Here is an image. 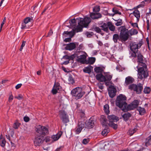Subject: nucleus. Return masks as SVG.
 <instances>
[{"mask_svg": "<svg viewBox=\"0 0 151 151\" xmlns=\"http://www.w3.org/2000/svg\"><path fill=\"white\" fill-rule=\"evenodd\" d=\"M96 78L97 80L100 82H104L105 78L104 76L101 73L97 74L96 76Z\"/></svg>", "mask_w": 151, "mask_h": 151, "instance_id": "nucleus-20", "label": "nucleus"}, {"mask_svg": "<svg viewBox=\"0 0 151 151\" xmlns=\"http://www.w3.org/2000/svg\"><path fill=\"white\" fill-rule=\"evenodd\" d=\"M138 33L136 29H132L128 30V34H129L130 36L136 35Z\"/></svg>", "mask_w": 151, "mask_h": 151, "instance_id": "nucleus-32", "label": "nucleus"}, {"mask_svg": "<svg viewBox=\"0 0 151 151\" xmlns=\"http://www.w3.org/2000/svg\"><path fill=\"white\" fill-rule=\"evenodd\" d=\"M104 110L105 113H109V106L108 104H106L104 105Z\"/></svg>", "mask_w": 151, "mask_h": 151, "instance_id": "nucleus-36", "label": "nucleus"}, {"mask_svg": "<svg viewBox=\"0 0 151 151\" xmlns=\"http://www.w3.org/2000/svg\"><path fill=\"white\" fill-rule=\"evenodd\" d=\"M80 19L79 22H78L79 26H77L74 30H73V31L75 32V33L81 31L83 27H87L91 20V18L89 17H86L83 19L82 18Z\"/></svg>", "mask_w": 151, "mask_h": 151, "instance_id": "nucleus-3", "label": "nucleus"}, {"mask_svg": "<svg viewBox=\"0 0 151 151\" xmlns=\"http://www.w3.org/2000/svg\"><path fill=\"white\" fill-rule=\"evenodd\" d=\"M117 22L115 23V25L117 26H120L123 23L122 20L121 19H119L117 21Z\"/></svg>", "mask_w": 151, "mask_h": 151, "instance_id": "nucleus-49", "label": "nucleus"}, {"mask_svg": "<svg viewBox=\"0 0 151 151\" xmlns=\"http://www.w3.org/2000/svg\"><path fill=\"white\" fill-rule=\"evenodd\" d=\"M137 110L139 112V113H144L146 112L145 108L140 106L137 107Z\"/></svg>", "mask_w": 151, "mask_h": 151, "instance_id": "nucleus-42", "label": "nucleus"}, {"mask_svg": "<svg viewBox=\"0 0 151 151\" xmlns=\"http://www.w3.org/2000/svg\"><path fill=\"white\" fill-rule=\"evenodd\" d=\"M93 68V67L92 66L90 65H88L87 67L84 68L83 70V71L85 73L89 74L91 73Z\"/></svg>", "mask_w": 151, "mask_h": 151, "instance_id": "nucleus-23", "label": "nucleus"}, {"mask_svg": "<svg viewBox=\"0 0 151 151\" xmlns=\"http://www.w3.org/2000/svg\"><path fill=\"white\" fill-rule=\"evenodd\" d=\"M100 10V6H96L94 7L93 9V11L94 12H97L99 11Z\"/></svg>", "mask_w": 151, "mask_h": 151, "instance_id": "nucleus-47", "label": "nucleus"}, {"mask_svg": "<svg viewBox=\"0 0 151 151\" xmlns=\"http://www.w3.org/2000/svg\"><path fill=\"white\" fill-rule=\"evenodd\" d=\"M60 117L64 124L66 123L69 121V117L67 114H60Z\"/></svg>", "mask_w": 151, "mask_h": 151, "instance_id": "nucleus-16", "label": "nucleus"}, {"mask_svg": "<svg viewBox=\"0 0 151 151\" xmlns=\"http://www.w3.org/2000/svg\"><path fill=\"white\" fill-rule=\"evenodd\" d=\"M134 109L133 106L130 104L127 106H126L123 109V111L124 112H126L129 110H131Z\"/></svg>", "mask_w": 151, "mask_h": 151, "instance_id": "nucleus-27", "label": "nucleus"}, {"mask_svg": "<svg viewBox=\"0 0 151 151\" xmlns=\"http://www.w3.org/2000/svg\"><path fill=\"white\" fill-rule=\"evenodd\" d=\"M88 55L87 54L85 53L84 54L77 56V60L78 62L82 64H86V58Z\"/></svg>", "mask_w": 151, "mask_h": 151, "instance_id": "nucleus-12", "label": "nucleus"}, {"mask_svg": "<svg viewBox=\"0 0 151 151\" xmlns=\"http://www.w3.org/2000/svg\"><path fill=\"white\" fill-rule=\"evenodd\" d=\"M62 134V132H59L56 135L52 136V138L53 140L57 141L60 137Z\"/></svg>", "mask_w": 151, "mask_h": 151, "instance_id": "nucleus-26", "label": "nucleus"}, {"mask_svg": "<svg viewBox=\"0 0 151 151\" xmlns=\"http://www.w3.org/2000/svg\"><path fill=\"white\" fill-rule=\"evenodd\" d=\"M151 2V0H145L141 2V4L137 6V8H139L140 7H144L145 4H147L150 3Z\"/></svg>", "mask_w": 151, "mask_h": 151, "instance_id": "nucleus-31", "label": "nucleus"}, {"mask_svg": "<svg viewBox=\"0 0 151 151\" xmlns=\"http://www.w3.org/2000/svg\"><path fill=\"white\" fill-rule=\"evenodd\" d=\"M132 14L137 18V22H139L140 18V14L139 11L137 9L136 10L133 12Z\"/></svg>", "mask_w": 151, "mask_h": 151, "instance_id": "nucleus-22", "label": "nucleus"}, {"mask_svg": "<svg viewBox=\"0 0 151 151\" xmlns=\"http://www.w3.org/2000/svg\"><path fill=\"white\" fill-rule=\"evenodd\" d=\"M131 105L134 109L137 108L139 104V101L137 100H134L131 103Z\"/></svg>", "mask_w": 151, "mask_h": 151, "instance_id": "nucleus-33", "label": "nucleus"}, {"mask_svg": "<svg viewBox=\"0 0 151 151\" xmlns=\"http://www.w3.org/2000/svg\"><path fill=\"white\" fill-rule=\"evenodd\" d=\"M65 34L67 35H71V37H72L75 35V32L74 31H73V30L70 32L64 31L63 33V35H64Z\"/></svg>", "mask_w": 151, "mask_h": 151, "instance_id": "nucleus-39", "label": "nucleus"}, {"mask_svg": "<svg viewBox=\"0 0 151 151\" xmlns=\"http://www.w3.org/2000/svg\"><path fill=\"white\" fill-rule=\"evenodd\" d=\"M116 89L114 86H111L109 87V93L110 97L112 98L114 97L116 95Z\"/></svg>", "mask_w": 151, "mask_h": 151, "instance_id": "nucleus-14", "label": "nucleus"}, {"mask_svg": "<svg viewBox=\"0 0 151 151\" xmlns=\"http://www.w3.org/2000/svg\"><path fill=\"white\" fill-rule=\"evenodd\" d=\"M95 121L93 120L92 118L91 117L88 121L86 122L85 124L88 129L92 128L93 126Z\"/></svg>", "mask_w": 151, "mask_h": 151, "instance_id": "nucleus-15", "label": "nucleus"}, {"mask_svg": "<svg viewBox=\"0 0 151 151\" xmlns=\"http://www.w3.org/2000/svg\"><path fill=\"white\" fill-rule=\"evenodd\" d=\"M53 34V31L52 29H51L48 32V34L47 36V37H50Z\"/></svg>", "mask_w": 151, "mask_h": 151, "instance_id": "nucleus-64", "label": "nucleus"}, {"mask_svg": "<svg viewBox=\"0 0 151 151\" xmlns=\"http://www.w3.org/2000/svg\"><path fill=\"white\" fill-rule=\"evenodd\" d=\"M108 28L111 31L114 32L115 29V26L112 24L111 22H108Z\"/></svg>", "mask_w": 151, "mask_h": 151, "instance_id": "nucleus-29", "label": "nucleus"}, {"mask_svg": "<svg viewBox=\"0 0 151 151\" xmlns=\"http://www.w3.org/2000/svg\"><path fill=\"white\" fill-rule=\"evenodd\" d=\"M76 47V45L74 42H71L67 45L65 47L66 50H71L74 49Z\"/></svg>", "mask_w": 151, "mask_h": 151, "instance_id": "nucleus-18", "label": "nucleus"}, {"mask_svg": "<svg viewBox=\"0 0 151 151\" xmlns=\"http://www.w3.org/2000/svg\"><path fill=\"white\" fill-rule=\"evenodd\" d=\"M132 52H131V55L129 57L130 58H135L137 57V54L136 53H137V52H136V51H132Z\"/></svg>", "mask_w": 151, "mask_h": 151, "instance_id": "nucleus-46", "label": "nucleus"}, {"mask_svg": "<svg viewBox=\"0 0 151 151\" xmlns=\"http://www.w3.org/2000/svg\"><path fill=\"white\" fill-rule=\"evenodd\" d=\"M134 78L132 77L129 76L126 78L125 83L127 85L132 83L134 81Z\"/></svg>", "mask_w": 151, "mask_h": 151, "instance_id": "nucleus-21", "label": "nucleus"}, {"mask_svg": "<svg viewBox=\"0 0 151 151\" xmlns=\"http://www.w3.org/2000/svg\"><path fill=\"white\" fill-rule=\"evenodd\" d=\"M143 44V41L141 40L137 43L135 42H132L130 44V49L132 51L137 52L138 49L140 48Z\"/></svg>", "mask_w": 151, "mask_h": 151, "instance_id": "nucleus-8", "label": "nucleus"}, {"mask_svg": "<svg viewBox=\"0 0 151 151\" xmlns=\"http://www.w3.org/2000/svg\"><path fill=\"white\" fill-rule=\"evenodd\" d=\"M107 117L109 122V126L114 129H116L117 128V125L114 124V122H117L118 121L119 119V118L113 114L108 115Z\"/></svg>", "mask_w": 151, "mask_h": 151, "instance_id": "nucleus-5", "label": "nucleus"}, {"mask_svg": "<svg viewBox=\"0 0 151 151\" xmlns=\"http://www.w3.org/2000/svg\"><path fill=\"white\" fill-rule=\"evenodd\" d=\"M20 123L16 121L14 124L13 125V127L15 129H17L19 127Z\"/></svg>", "mask_w": 151, "mask_h": 151, "instance_id": "nucleus-43", "label": "nucleus"}, {"mask_svg": "<svg viewBox=\"0 0 151 151\" xmlns=\"http://www.w3.org/2000/svg\"><path fill=\"white\" fill-rule=\"evenodd\" d=\"M131 116V114H124L122 115V117L125 121H126L128 120Z\"/></svg>", "mask_w": 151, "mask_h": 151, "instance_id": "nucleus-41", "label": "nucleus"}, {"mask_svg": "<svg viewBox=\"0 0 151 151\" xmlns=\"http://www.w3.org/2000/svg\"><path fill=\"white\" fill-rule=\"evenodd\" d=\"M128 88L131 91H135L137 94H140L143 90V87L141 83L137 85L133 83L129 86Z\"/></svg>", "mask_w": 151, "mask_h": 151, "instance_id": "nucleus-6", "label": "nucleus"}, {"mask_svg": "<svg viewBox=\"0 0 151 151\" xmlns=\"http://www.w3.org/2000/svg\"><path fill=\"white\" fill-rule=\"evenodd\" d=\"M58 90L53 87L52 92L53 94H55L58 93Z\"/></svg>", "mask_w": 151, "mask_h": 151, "instance_id": "nucleus-59", "label": "nucleus"}, {"mask_svg": "<svg viewBox=\"0 0 151 151\" xmlns=\"http://www.w3.org/2000/svg\"><path fill=\"white\" fill-rule=\"evenodd\" d=\"M6 141L4 138H1V136L0 139V145L2 147H4L5 146Z\"/></svg>", "mask_w": 151, "mask_h": 151, "instance_id": "nucleus-35", "label": "nucleus"}, {"mask_svg": "<svg viewBox=\"0 0 151 151\" xmlns=\"http://www.w3.org/2000/svg\"><path fill=\"white\" fill-rule=\"evenodd\" d=\"M94 70L96 73H101L103 70V69L100 67H96Z\"/></svg>", "mask_w": 151, "mask_h": 151, "instance_id": "nucleus-40", "label": "nucleus"}, {"mask_svg": "<svg viewBox=\"0 0 151 151\" xmlns=\"http://www.w3.org/2000/svg\"><path fill=\"white\" fill-rule=\"evenodd\" d=\"M51 4H48L45 7L43 11L42 12L41 14H42L46 11V10L50 7L51 6Z\"/></svg>", "mask_w": 151, "mask_h": 151, "instance_id": "nucleus-58", "label": "nucleus"}, {"mask_svg": "<svg viewBox=\"0 0 151 151\" xmlns=\"http://www.w3.org/2000/svg\"><path fill=\"white\" fill-rule=\"evenodd\" d=\"M147 23V30H149V29L150 27V22L149 20L148 19L146 21Z\"/></svg>", "mask_w": 151, "mask_h": 151, "instance_id": "nucleus-62", "label": "nucleus"}, {"mask_svg": "<svg viewBox=\"0 0 151 151\" xmlns=\"http://www.w3.org/2000/svg\"><path fill=\"white\" fill-rule=\"evenodd\" d=\"M91 30L93 31H95L98 33H100L101 32V29L99 27L93 26L91 28Z\"/></svg>", "mask_w": 151, "mask_h": 151, "instance_id": "nucleus-37", "label": "nucleus"}, {"mask_svg": "<svg viewBox=\"0 0 151 151\" xmlns=\"http://www.w3.org/2000/svg\"><path fill=\"white\" fill-rule=\"evenodd\" d=\"M26 42L24 41H22V44L20 48L19 49L20 51H21L22 50L23 47L25 45Z\"/></svg>", "mask_w": 151, "mask_h": 151, "instance_id": "nucleus-55", "label": "nucleus"}, {"mask_svg": "<svg viewBox=\"0 0 151 151\" xmlns=\"http://www.w3.org/2000/svg\"><path fill=\"white\" fill-rule=\"evenodd\" d=\"M100 121L102 125L105 126H109V123L107 120L106 117L102 115L100 118Z\"/></svg>", "mask_w": 151, "mask_h": 151, "instance_id": "nucleus-17", "label": "nucleus"}, {"mask_svg": "<svg viewBox=\"0 0 151 151\" xmlns=\"http://www.w3.org/2000/svg\"><path fill=\"white\" fill-rule=\"evenodd\" d=\"M85 34L88 37H91L94 35L93 32H86Z\"/></svg>", "mask_w": 151, "mask_h": 151, "instance_id": "nucleus-44", "label": "nucleus"}, {"mask_svg": "<svg viewBox=\"0 0 151 151\" xmlns=\"http://www.w3.org/2000/svg\"><path fill=\"white\" fill-rule=\"evenodd\" d=\"M81 18H80V19L77 18L76 19H73L70 20L69 23L71 25L73 26V27L74 26H75L76 25L77 22H78V23L79 22V21L81 20Z\"/></svg>", "mask_w": 151, "mask_h": 151, "instance_id": "nucleus-24", "label": "nucleus"}, {"mask_svg": "<svg viewBox=\"0 0 151 151\" xmlns=\"http://www.w3.org/2000/svg\"><path fill=\"white\" fill-rule=\"evenodd\" d=\"M100 27L102 28L101 29L103 30L104 31L106 32H109L108 28V22L107 24L105 23H103V24L100 26Z\"/></svg>", "mask_w": 151, "mask_h": 151, "instance_id": "nucleus-30", "label": "nucleus"}, {"mask_svg": "<svg viewBox=\"0 0 151 151\" xmlns=\"http://www.w3.org/2000/svg\"><path fill=\"white\" fill-rule=\"evenodd\" d=\"M126 99L127 98L124 95L120 94L117 97L116 105L123 110V109L127 106Z\"/></svg>", "mask_w": 151, "mask_h": 151, "instance_id": "nucleus-4", "label": "nucleus"}, {"mask_svg": "<svg viewBox=\"0 0 151 151\" xmlns=\"http://www.w3.org/2000/svg\"><path fill=\"white\" fill-rule=\"evenodd\" d=\"M138 73L137 77L138 79L144 80L148 76V71L147 65L142 66H137Z\"/></svg>", "mask_w": 151, "mask_h": 151, "instance_id": "nucleus-2", "label": "nucleus"}, {"mask_svg": "<svg viewBox=\"0 0 151 151\" xmlns=\"http://www.w3.org/2000/svg\"><path fill=\"white\" fill-rule=\"evenodd\" d=\"M105 78V82L106 84L107 83H109L112 78V76L111 75L107 74L104 76Z\"/></svg>", "mask_w": 151, "mask_h": 151, "instance_id": "nucleus-28", "label": "nucleus"}, {"mask_svg": "<svg viewBox=\"0 0 151 151\" xmlns=\"http://www.w3.org/2000/svg\"><path fill=\"white\" fill-rule=\"evenodd\" d=\"M145 145L147 146L151 145V135L146 138L145 142Z\"/></svg>", "mask_w": 151, "mask_h": 151, "instance_id": "nucleus-34", "label": "nucleus"}, {"mask_svg": "<svg viewBox=\"0 0 151 151\" xmlns=\"http://www.w3.org/2000/svg\"><path fill=\"white\" fill-rule=\"evenodd\" d=\"M60 84L58 83H55L53 86V87L55 88L57 90H59L60 88Z\"/></svg>", "mask_w": 151, "mask_h": 151, "instance_id": "nucleus-51", "label": "nucleus"}, {"mask_svg": "<svg viewBox=\"0 0 151 151\" xmlns=\"http://www.w3.org/2000/svg\"><path fill=\"white\" fill-rule=\"evenodd\" d=\"M96 60V58L94 57L89 58L88 60H86V64L92 65L93 64Z\"/></svg>", "mask_w": 151, "mask_h": 151, "instance_id": "nucleus-25", "label": "nucleus"}, {"mask_svg": "<svg viewBox=\"0 0 151 151\" xmlns=\"http://www.w3.org/2000/svg\"><path fill=\"white\" fill-rule=\"evenodd\" d=\"M89 141V138L84 139L82 141V143L83 144L86 145L88 143Z\"/></svg>", "mask_w": 151, "mask_h": 151, "instance_id": "nucleus-54", "label": "nucleus"}, {"mask_svg": "<svg viewBox=\"0 0 151 151\" xmlns=\"http://www.w3.org/2000/svg\"><path fill=\"white\" fill-rule=\"evenodd\" d=\"M32 20V18L27 17L24 19V22L27 24L29 22H31Z\"/></svg>", "mask_w": 151, "mask_h": 151, "instance_id": "nucleus-48", "label": "nucleus"}, {"mask_svg": "<svg viewBox=\"0 0 151 151\" xmlns=\"http://www.w3.org/2000/svg\"><path fill=\"white\" fill-rule=\"evenodd\" d=\"M109 130L107 129H104L102 132V134L103 135H106L108 133Z\"/></svg>", "mask_w": 151, "mask_h": 151, "instance_id": "nucleus-56", "label": "nucleus"}, {"mask_svg": "<svg viewBox=\"0 0 151 151\" xmlns=\"http://www.w3.org/2000/svg\"><path fill=\"white\" fill-rule=\"evenodd\" d=\"M26 24L23 22L22 23V26L21 28L22 29H24L26 27Z\"/></svg>", "mask_w": 151, "mask_h": 151, "instance_id": "nucleus-61", "label": "nucleus"}, {"mask_svg": "<svg viewBox=\"0 0 151 151\" xmlns=\"http://www.w3.org/2000/svg\"><path fill=\"white\" fill-rule=\"evenodd\" d=\"M76 57V55L74 54L70 56H69V61L70 60H73V59Z\"/></svg>", "mask_w": 151, "mask_h": 151, "instance_id": "nucleus-57", "label": "nucleus"}, {"mask_svg": "<svg viewBox=\"0 0 151 151\" xmlns=\"http://www.w3.org/2000/svg\"><path fill=\"white\" fill-rule=\"evenodd\" d=\"M44 136L41 135H37L34 140V145L36 146H40L43 142Z\"/></svg>", "mask_w": 151, "mask_h": 151, "instance_id": "nucleus-10", "label": "nucleus"}, {"mask_svg": "<svg viewBox=\"0 0 151 151\" xmlns=\"http://www.w3.org/2000/svg\"><path fill=\"white\" fill-rule=\"evenodd\" d=\"M6 17H4V19L3 20V21L2 22V23L1 24L0 32H1V30L2 28V27H3L4 24V23L6 22Z\"/></svg>", "mask_w": 151, "mask_h": 151, "instance_id": "nucleus-52", "label": "nucleus"}, {"mask_svg": "<svg viewBox=\"0 0 151 151\" xmlns=\"http://www.w3.org/2000/svg\"><path fill=\"white\" fill-rule=\"evenodd\" d=\"M13 99V96L12 94H11L9 96V101L10 102H12Z\"/></svg>", "mask_w": 151, "mask_h": 151, "instance_id": "nucleus-63", "label": "nucleus"}, {"mask_svg": "<svg viewBox=\"0 0 151 151\" xmlns=\"http://www.w3.org/2000/svg\"><path fill=\"white\" fill-rule=\"evenodd\" d=\"M36 132L40 135L43 136L48 134V129L45 127L40 125L37 126L35 129Z\"/></svg>", "mask_w": 151, "mask_h": 151, "instance_id": "nucleus-7", "label": "nucleus"}, {"mask_svg": "<svg viewBox=\"0 0 151 151\" xmlns=\"http://www.w3.org/2000/svg\"><path fill=\"white\" fill-rule=\"evenodd\" d=\"M71 93L72 95L75 96L77 99L81 98L84 94L83 92L81 91L79 88H76L73 89L71 91Z\"/></svg>", "mask_w": 151, "mask_h": 151, "instance_id": "nucleus-9", "label": "nucleus"}, {"mask_svg": "<svg viewBox=\"0 0 151 151\" xmlns=\"http://www.w3.org/2000/svg\"><path fill=\"white\" fill-rule=\"evenodd\" d=\"M112 12L114 13V15L118 14H121V13L119 11V9L116 7H114L112 9Z\"/></svg>", "mask_w": 151, "mask_h": 151, "instance_id": "nucleus-38", "label": "nucleus"}, {"mask_svg": "<svg viewBox=\"0 0 151 151\" xmlns=\"http://www.w3.org/2000/svg\"><path fill=\"white\" fill-rule=\"evenodd\" d=\"M136 132V129H130L128 132V133L130 136L132 135Z\"/></svg>", "mask_w": 151, "mask_h": 151, "instance_id": "nucleus-50", "label": "nucleus"}, {"mask_svg": "<svg viewBox=\"0 0 151 151\" xmlns=\"http://www.w3.org/2000/svg\"><path fill=\"white\" fill-rule=\"evenodd\" d=\"M24 120L25 122H27L29 121V118L28 116H25L24 117Z\"/></svg>", "mask_w": 151, "mask_h": 151, "instance_id": "nucleus-60", "label": "nucleus"}, {"mask_svg": "<svg viewBox=\"0 0 151 151\" xmlns=\"http://www.w3.org/2000/svg\"><path fill=\"white\" fill-rule=\"evenodd\" d=\"M137 61L138 65L137 66H141L147 65V62L144 59V57L141 54L139 53L137 55Z\"/></svg>", "mask_w": 151, "mask_h": 151, "instance_id": "nucleus-11", "label": "nucleus"}, {"mask_svg": "<svg viewBox=\"0 0 151 151\" xmlns=\"http://www.w3.org/2000/svg\"><path fill=\"white\" fill-rule=\"evenodd\" d=\"M84 125L82 122H79L77 126L75 129V132L76 134H79L83 128Z\"/></svg>", "mask_w": 151, "mask_h": 151, "instance_id": "nucleus-13", "label": "nucleus"}, {"mask_svg": "<svg viewBox=\"0 0 151 151\" xmlns=\"http://www.w3.org/2000/svg\"><path fill=\"white\" fill-rule=\"evenodd\" d=\"M120 33L114 34L113 36V40L115 43H117L118 41L123 43L129 39V35L128 34V30L125 26L120 27Z\"/></svg>", "mask_w": 151, "mask_h": 151, "instance_id": "nucleus-1", "label": "nucleus"}, {"mask_svg": "<svg viewBox=\"0 0 151 151\" xmlns=\"http://www.w3.org/2000/svg\"><path fill=\"white\" fill-rule=\"evenodd\" d=\"M151 89L149 87H145L144 90V92L145 93H149L151 91Z\"/></svg>", "mask_w": 151, "mask_h": 151, "instance_id": "nucleus-45", "label": "nucleus"}, {"mask_svg": "<svg viewBox=\"0 0 151 151\" xmlns=\"http://www.w3.org/2000/svg\"><path fill=\"white\" fill-rule=\"evenodd\" d=\"M14 98L15 99L20 100L23 98V96L22 94H19L17 96H15Z\"/></svg>", "mask_w": 151, "mask_h": 151, "instance_id": "nucleus-53", "label": "nucleus"}, {"mask_svg": "<svg viewBox=\"0 0 151 151\" xmlns=\"http://www.w3.org/2000/svg\"><path fill=\"white\" fill-rule=\"evenodd\" d=\"M90 16L93 19L101 18L102 15L99 13H91L90 14Z\"/></svg>", "mask_w": 151, "mask_h": 151, "instance_id": "nucleus-19", "label": "nucleus"}]
</instances>
